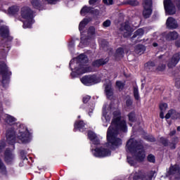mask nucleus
<instances>
[{"label":"nucleus","mask_w":180,"mask_h":180,"mask_svg":"<svg viewBox=\"0 0 180 180\" xmlns=\"http://www.w3.org/2000/svg\"><path fill=\"white\" fill-rule=\"evenodd\" d=\"M112 112V120L110 126L107 131V143L101 148H96L92 150V154L98 158H105L110 157L112 150L117 148L122 145V139L118 136L120 131H127V124L126 121L122 119L120 116V110L115 107V104H105L103 107V116L101 120L103 126L108 127L109 122L111 119V113Z\"/></svg>","instance_id":"obj_1"},{"label":"nucleus","mask_w":180,"mask_h":180,"mask_svg":"<svg viewBox=\"0 0 180 180\" xmlns=\"http://www.w3.org/2000/svg\"><path fill=\"white\" fill-rule=\"evenodd\" d=\"M6 122L13 127L9 128L6 131V140L8 144H15V143H30L32 140V134L29 132L27 127L23 124H16L18 120L15 117L6 114L5 115ZM19 124V125H18ZM17 134H16V127Z\"/></svg>","instance_id":"obj_2"},{"label":"nucleus","mask_w":180,"mask_h":180,"mask_svg":"<svg viewBox=\"0 0 180 180\" xmlns=\"http://www.w3.org/2000/svg\"><path fill=\"white\" fill-rule=\"evenodd\" d=\"M127 152L131 154L132 158L127 155V161L131 166L136 165V161L141 162L146 158V152L143 147L141 141L134 139H130L127 142Z\"/></svg>","instance_id":"obj_3"},{"label":"nucleus","mask_w":180,"mask_h":180,"mask_svg":"<svg viewBox=\"0 0 180 180\" xmlns=\"http://www.w3.org/2000/svg\"><path fill=\"white\" fill-rule=\"evenodd\" d=\"M88 57L84 53L80 54L77 58L70 60V67L72 70L71 75L73 77L75 72L77 75L85 74V72H92L94 69L86 65Z\"/></svg>","instance_id":"obj_4"},{"label":"nucleus","mask_w":180,"mask_h":180,"mask_svg":"<svg viewBox=\"0 0 180 180\" xmlns=\"http://www.w3.org/2000/svg\"><path fill=\"white\" fill-rule=\"evenodd\" d=\"M20 16L23 20V28L29 29L32 27V25L34 23V13L28 6H24L20 10Z\"/></svg>","instance_id":"obj_5"},{"label":"nucleus","mask_w":180,"mask_h":180,"mask_svg":"<svg viewBox=\"0 0 180 180\" xmlns=\"http://www.w3.org/2000/svg\"><path fill=\"white\" fill-rule=\"evenodd\" d=\"M163 4L166 15H175L176 8L180 11V0H164ZM175 5L176 7H175Z\"/></svg>","instance_id":"obj_6"},{"label":"nucleus","mask_w":180,"mask_h":180,"mask_svg":"<svg viewBox=\"0 0 180 180\" xmlns=\"http://www.w3.org/2000/svg\"><path fill=\"white\" fill-rule=\"evenodd\" d=\"M89 23V20L88 18H84L82 21L80 22L79 25V30L81 32V41L79 44V46L82 48L86 47V46H88V39L85 38L84 37V34H82V31L84 30V28L85 26H86Z\"/></svg>","instance_id":"obj_7"},{"label":"nucleus","mask_w":180,"mask_h":180,"mask_svg":"<svg viewBox=\"0 0 180 180\" xmlns=\"http://www.w3.org/2000/svg\"><path fill=\"white\" fill-rule=\"evenodd\" d=\"M0 71H1L3 75V86H6L8 84H9V78H8V76L12 75V72H9L8 66L5 63H1V65H0Z\"/></svg>","instance_id":"obj_8"},{"label":"nucleus","mask_w":180,"mask_h":180,"mask_svg":"<svg viewBox=\"0 0 180 180\" xmlns=\"http://www.w3.org/2000/svg\"><path fill=\"white\" fill-rule=\"evenodd\" d=\"M82 83L86 86H91V85H95V84H98L99 81L98 78H96V75L93 76H84L82 79H80Z\"/></svg>","instance_id":"obj_9"},{"label":"nucleus","mask_w":180,"mask_h":180,"mask_svg":"<svg viewBox=\"0 0 180 180\" xmlns=\"http://www.w3.org/2000/svg\"><path fill=\"white\" fill-rule=\"evenodd\" d=\"M152 5L153 1L151 0H145L143 2V15L146 19L151 16V13H153Z\"/></svg>","instance_id":"obj_10"},{"label":"nucleus","mask_w":180,"mask_h":180,"mask_svg":"<svg viewBox=\"0 0 180 180\" xmlns=\"http://www.w3.org/2000/svg\"><path fill=\"white\" fill-rule=\"evenodd\" d=\"M180 61V52L176 53L169 60L167 65L169 68H173L175 67L178 63Z\"/></svg>","instance_id":"obj_11"},{"label":"nucleus","mask_w":180,"mask_h":180,"mask_svg":"<svg viewBox=\"0 0 180 180\" xmlns=\"http://www.w3.org/2000/svg\"><path fill=\"white\" fill-rule=\"evenodd\" d=\"M133 176V180H153L154 176V172H150L149 173L144 174L141 176H139V174L136 173Z\"/></svg>","instance_id":"obj_12"},{"label":"nucleus","mask_w":180,"mask_h":180,"mask_svg":"<svg viewBox=\"0 0 180 180\" xmlns=\"http://www.w3.org/2000/svg\"><path fill=\"white\" fill-rule=\"evenodd\" d=\"M169 175H173L176 179L180 180V168L179 165H175L174 166L170 167L169 171Z\"/></svg>","instance_id":"obj_13"},{"label":"nucleus","mask_w":180,"mask_h":180,"mask_svg":"<svg viewBox=\"0 0 180 180\" xmlns=\"http://www.w3.org/2000/svg\"><path fill=\"white\" fill-rule=\"evenodd\" d=\"M0 36L3 37V39H7L8 41H11L12 37L9 36V28L8 27L3 25L0 28Z\"/></svg>","instance_id":"obj_14"},{"label":"nucleus","mask_w":180,"mask_h":180,"mask_svg":"<svg viewBox=\"0 0 180 180\" xmlns=\"http://www.w3.org/2000/svg\"><path fill=\"white\" fill-rule=\"evenodd\" d=\"M166 26L168 29L171 30L178 29V21L172 17H169L166 21Z\"/></svg>","instance_id":"obj_15"},{"label":"nucleus","mask_w":180,"mask_h":180,"mask_svg":"<svg viewBox=\"0 0 180 180\" xmlns=\"http://www.w3.org/2000/svg\"><path fill=\"white\" fill-rule=\"evenodd\" d=\"M86 13H99V11L97 9H94L92 7L84 6L80 11V15L85 16Z\"/></svg>","instance_id":"obj_16"},{"label":"nucleus","mask_w":180,"mask_h":180,"mask_svg":"<svg viewBox=\"0 0 180 180\" xmlns=\"http://www.w3.org/2000/svg\"><path fill=\"white\" fill-rule=\"evenodd\" d=\"M120 30L123 32L124 37H129L131 34V29L130 28V25H129V22L122 24Z\"/></svg>","instance_id":"obj_17"},{"label":"nucleus","mask_w":180,"mask_h":180,"mask_svg":"<svg viewBox=\"0 0 180 180\" xmlns=\"http://www.w3.org/2000/svg\"><path fill=\"white\" fill-rule=\"evenodd\" d=\"M105 92L107 98L110 99L113 96V89H112V82L108 81L107 84H104Z\"/></svg>","instance_id":"obj_18"},{"label":"nucleus","mask_w":180,"mask_h":180,"mask_svg":"<svg viewBox=\"0 0 180 180\" xmlns=\"http://www.w3.org/2000/svg\"><path fill=\"white\" fill-rule=\"evenodd\" d=\"M19 6H13L8 8L7 11V15L8 16H14V18H18V15H19Z\"/></svg>","instance_id":"obj_19"},{"label":"nucleus","mask_w":180,"mask_h":180,"mask_svg":"<svg viewBox=\"0 0 180 180\" xmlns=\"http://www.w3.org/2000/svg\"><path fill=\"white\" fill-rule=\"evenodd\" d=\"M4 160L7 164H12L15 161V155L12 153L11 150L7 149L5 151Z\"/></svg>","instance_id":"obj_20"},{"label":"nucleus","mask_w":180,"mask_h":180,"mask_svg":"<svg viewBox=\"0 0 180 180\" xmlns=\"http://www.w3.org/2000/svg\"><path fill=\"white\" fill-rule=\"evenodd\" d=\"M88 137L94 146H98V144H100L101 142L99 141V139H98V136H96V134H95V132L89 131L88 133Z\"/></svg>","instance_id":"obj_21"},{"label":"nucleus","mask_w":180,"mask_h":180,"mask_svg":"<svg viewBox=\"0 0 180 180\" xmlns=\"http://www.w3.org/2000/svg\"><path fill=\"white\" fill-rule=\"evenodd\" d=\"M179 37V34L176 32V31L169 32L165 35V39L168 41H172L174 40H176Z\"/></svg>","instance_id":"obj_22"},{"label":"nucleus","mask_w":180,"mask_h":180,"mask_svg":"<svg viewBox=\"0 0 180 180\" xmlns=\"http://www.w3.org/2000/svg\"><path fill=\"white\" fill-rule=\"evenodd\" d=\"M169 117H171V119H179L180 114L174 110H171L165 115V119H169Z\"/></svg>","instance_id":"obj_23"},{"label":"nucleus","mask_w":180,"mask_h":180,"mask_svg":"<svg viewBox=\"0 0 180 180\" xmlns=\"http://www.w3.org/2000/svg\"><path fill=\"white\" fill-rule=\"evenodd\" d=\"M85 128V123H84V121H77L75 123V131L76 130H79V131H84V129Z\"/></svg>","instance_id":"obj_24"},{"label":"nucleus","mask_w":180,"mask_h":180,"mask_svg":"<svg viewBox=\"0 0 180 180\" xmlns=\"http://www.w3.org/2000/svg\"><path fill=\"white\" fill-rule=\"evenodd\" d=\"M109 61L108 58L96 60L93 63L94 67H101V65H105L106 63Z\"/></svg>","instance_id":"obj_25"},{"label":"nucleus","mask_w":180,"mask_h":180,"mask_svg":"<svg viewBox=\"0 0 180 180\" xmlns=\"http://www.w3.org/2000/svg\"><path fill=\"white\" fill-rule=\"evenodd\" d=\"M146 51V49L144 48V46L143 45H137L135 49V52L136 54L141 55L143 53Z\"/></svg>","instance_id":"obj_26"},{"label":"nucleus","mask_w":180,"mask_h":180,"mask_svg":"<svg viewBox=\"0 0 180 180\" xmlns=\"http://www.w3.org/2000/svg\"><path fill=\"white\" fill-rule=\"evenodd\" d=\"M143 34H144V30L143 28L139 29L135 32L132 39H136V37H141V36H143Z\"/></svg>","instance_id":"obj_27"},{"label":"nucleus","mask_w":180,"mask_h":180,"mask_svg":"<svg viewBox=\"0 0 180 180\" xmlns=\"http://www.w3.org/2000/svg\"><path fill=\"white\" fill-rule=\"evenodd\" d=\"M31 4L35 9H40V6H41V4L39 0H32Z\"/></svg>","instance_id":"obj_28"},{"label":"nucleus","mask_w":180,"mask_h":180,"mask_svg":"<svg viewBox=\"0 0 180 180\" xmlns=\"http://www.w3.org/2000/svg\"><path fill=\"white\" fill-rule=\"evenodd\" d=\"M0 172L2 174V175H6V167H5V165H4V162H2V160H0Z\"/></svg>","instance_id":"obj_29"},{"label":"nucleus","mask_w":180,"mask_h":180,"mask_svg":"<svg viewBox=\"0 0 180 180\" xmlns=\"http://www.w3.org/2000/svg\"><path fill=\"white\" fill-rule=\"evenodd\" d=\"M134 96L136 101H140V94L139 93V87H134Z\"/></svg>","instance_id":"obj_30"},{"label":"nucleus","mask_w":180,"mask_h":180,"mask_svg":"<svg viewBox=\"0 0 180 180\" xmlns=\"http://www.w3.org/2000/svg\"><path fill=\"white\" fill-rule=\"evenodd\" d=\"M116 86L119 91H123V89L124 88V83H123L120 81H117Z\"/></svg>","instance_id":"obj_31"},{"label":"nucleus","mask_w":180,"mask_h":180,"mask_svg":"<svg viewBox=\"0 0 180 180\" xmlns=\"http://www.w3.org/2000/svg\"><path fill=\"white\" fill-rule=\"evenodd\" d=\"M99 2H101V0H89V4L91 5V6H98L99 5Z\"/></svg>","instance_id":"obj_32"},{"label":"nucleus","mask_w":180,"mask_h":180,"mask_svg":"<svg viewBox=\"0 0 180 180\" xmlns=\"http://www.w3.org/2000/svg\"><path fill=\"white\" fill-rule=\"evenodd\" d=\"M153 47H157L159 50H162L164 45L160 41L154 42L153 44Z\"/></svg>","instance_id":"obj_33"},{"label":"nucleus","mask_w":180,"mask_h":180,"mask_svg":"<svg viewBox=\"0 0 180 180\" xmlns=\"http://www.w3.org/2000/svg\"><path fill=\"white\" fill-rule=\"evenodd\" d=\"M116 53L118 57H123V54H124V51L123 50V48H119L117 49Z\"/></svg>","instance_id":"obj_34"},{"label":"nucleus","mask_w":180,"mask_h":180,"mask_svg":"<svg viewBox=\"0 0 180 180\" xmlns=\"http://www.w3.org/2000/svg\"><path fill=\"white\" fill-rule=\"evenodd\" d=\"M129 122H134L136 120V114L131 112L128 115Z\"/></svg>","instance_id":"obj_35"},{"label":"nucleus","mask_w":180,"mask_h":180,"mask_svg":"<svg viewBox=\"0 0 180 180\" xmlns=\"http://www.w3.org/2000/svg\"><path fill=\"white\" fill-rule=\"evenodd\" d=\"M89 36H95V27H91L88 32Z\"/></svg>","instance_id":"obj_36"},{"label":"nucleus","mask_w":180,"mask_h":180,"mask_svg":"<svg viewBox=\"0 0 180 180\" xmlns=\"http://www.w3.org/2000/svg\"><path fill=\"white\" fill-rule=\"evenodd\" d=\"M133 105V101L131 98H127L126 101V108H130Z\"/></svg>","instance_id":"obj_37"},{"label":"nucleus","mask_w":180,"mask_h":180,"mask_svg":"<svg viewBox=\"0 0 180 180\" xmlns=\"http://www.w3.org/2000/svg\"><path fill=\"white\" fill-rule=\"evenodd\" d=\"M167 108H168V105L167 103H162L160 105V109L161 111L165 112Z\"/></svg>","instance_id":"obj_38"},{"label":"nucleus","mask_w":180,"mask_h":180,"mask_svg":"<svg viewBox=\"0 0 180 180\" xmlns=\"http://www.w3.org/2000/svg\"><path fill=\"white\" fill-rule=\"evenodd\" d=\"M148 161L149 162H155V157L153 155H149L148 156Z\"/></svg>","instance_id":"obj_39"},{"label":"nucleus","mask_w":180,"mask_h":180,"mask_svg":"<svg viewBox=\"0 0 180 180\" xmlns=\"http://www.w3.org/2000/svg\"><path fill=\"white\" fill-rule=\"evenodd\" d=\"M111 23L112 22H110V20H107L103 22V26L104 27H109V26H110Z\"/></svg>","instance_id":"obj_40"},{"label":"nucleus","mask_w":180,"mask_h":180,"mask_svg":"<svg viewBox=\"0 0 180 180\" xmlns=\"http://www.w3.org/2000/svg\"><path fill=\"white\" fill-rule=\"evenodd\" d=\"M5 141H0V153H2V151L4 150V148H5Z\"/></svg>","instance_id":"obj_41"},{"label":"nucleus","mask_w":180,"mask_h":180,"mask_svg":"<svg viewBox=\"0 0 180 180\" xmlns=\"http://www.w3.org/2000/svg\"><path fill=\"white\" fill-rule=\"evenodd\" d=\"M26 151L25 150H21L20 151V155L22 158V160H27V158L26 157Z\"/></svg>","instance_id":"obj_42"},{"label":"nucleus","mask_w":180,"mask_h":180,"mask_svg":"<svg viewBox=\"0 0 180 180\" xmlns=\"http://www.w3.org/2000/svg\"><path fill=\"white\" fill-rule=\"evenodd\" d=\"M105 5H113V0H103Z\"/></svg>","instance_id":"obj_43"},{"label":"nucleus","mask_w":180,"mask_h":180,"mask_svg":"<svg viewBox=\"0 0 180 180\" xmlns=\"http://www.w3.org/2000/svg\"><path fill=\"white\" fill-rule=\"evenodd\" d=\"M91 99V96H86L83 98V102L84 103H88V102L89 101V100Z\"/></svg>","instance_id":"obj_44"},{"label":"nucleus","mask_w":180,"mask_h":180,"mask_svg":"<svg viewBox=\"0 0 180 180\" xmlns=\"http://www.w3.org/2000/svg\"><path fill=\"white\" fill-rule=\"evenodd\" d=\"M165 70V65H162L157 68L158 71H164Z\"/></svg>","instance_id":"obj_45"},{"label":"nucleus","mask_w":180,"mask_h":180,"mask_svg":"<svg viewBox=\"0 0 180 180\" xmlns=\"http://www.w3.org/2000/svg\"><path fill=\"white\" fill-rule=\"evenodd\" d=\"M175 86H176V88L180 87V79H175Z\"/></svg>","instance_id":"obj_46"},{"label":"nucleus","mask_w":180,"mask_h":180,"mask_svg":"<svg viewBox=\"0 0 180 180\" xmlns=\"http://www.w3.org/2000/svg\"><path fill=\"white\" fill-rule=\"evenodd\" d=\"M48 4H57V2H58V1L60 0H46Z\"/></svg>","instance_id":"obj_47"},{"label":"nucleus","mask_w":180,"mask_h":180,"mask_svg":"<svg viewBox=\"0 0 180 180\" xmlns=\"http://www.w3.org/2000/svg\"><path fill=\"white\" fill-rule=\"evenodd\" d=\"M129 4L130 5L134 6H136V5H139V2H137V1H129Z\"/></svg>","instance_id":"obj_48"},{"label":"nucleus","mask_w":180,"mask_h":180,"mask_svg":"<svg viewBox=\"0 0 180 180\" xmlns=\"http://www.w3.org/2000/svg\"><path fill=\"white\" fill-rule=\"evenodd\" d=\"M175 46L177 47H180V40L176 41Z\"/></svg>","instance_id":"obj_49"},{"label":"nucleus","mask_w":180,"mask_h":180,"mask_svg":"<svg viewBox=\"0 0 180 180\" xmlns=\"http://www.w3.org/2000/svg\"><path fill=\"white\" fill-rule=\"evenodd\" d=\"M164 112H165V111H161V110H160V117L161 119H164Z\"/></svg>","instance_id":"obj_50"},{"label":"nucleus","mask_w":180,"mask_h":180,"mask_svg":"<svg viewBox=\"0 0 180 180\" xmlns=\"http://www.w3.org/2000/svg\"><path fill=\"white\" fill-rule=\"evenodd\" d=\"M94 106L93 105L91 107V108L90 109V110L89 111V116H91V113H92V112H94Z\"/></svg>","instance_id":"obj_51"},{"label":"nucleus","mask_w":180,"mask_h":180,"mask_svg":"<svg viewBox=\"0 0 180 180\" xmlns=\"http://www.w3.org/2000/svg\"><path fill=\"white\" fill-rule=\"evenodd\" d=\"M148 67H153V66H154V63L153 62H149V63H148Z\"/></svg>","instance_id":"obj_52"},{"label":"nucleus","mask_w":180,"mask_h":180,"mask_svg":"<svg viewBox=\"0 0 180 180\" xmlns=\"http://www.w3.org/2000/svg\"><path fill=\"white\" fill-rule=\"evenodd\" d=\"M175 133H176V131L173 130L170 132V136H174V134H175Z\"/></svg>","instance_id":"obj_53"},{"label":"nucleus","mask_w":180,"mask_h":180,"mask_svg":"<svg viewBox=\"0 0 180 180\" xmlns=\"http://www.w3.org/2000/svg\"><path fill=\"white\" fill-rule=\"evenodd\" d=\"M4 58H6V52L4 53Z\"/></svg>","instance_id":"obj_54"},{"label":"nucleus","mask_w":180,"mask_h":180,"mask_svg":"<svg viewBox=\"0 0 180 180\" xmlns=\"http://www.w3.org/2000/svg\"><path fill=\"white\" fill-rule=\"evenodd\" d=\"M117 74L115 73L114 74V78H117Z\"/></svg>","instance_id":"obj_55"},{"label":"nucleus","mask_w":180,"mask_h":180,"mask_svg":"<svg viewBox=\"0 0 180 180\" xmlns=\"http://www.w3.org/2000/svg\"><path fill=\"white\" fill-rule=\"evenodd\" d=\"M177 131H180V127H177Z\"/></svg>","instance_id":"obj_56"},{"label":"nucleus","mask_w":180,"mask_h":180,"mask_svg":"<svg viewBox=\"0 0 180 180\" xmlns=\"http://www.w3.org/2000/svg\"><path fill=\"white\" fill-rule=\"evenodd\" d=\"M164 58V56H160V58Z\"/></svg>","instance_id":"obj_57"},{"label":"nucleus","mask_w":180,"mask_h":180,"mask_svg":"<svg viewBox=\"0 0 180 180\" xmlns=\"http://www.w3.org/2000/svg\"><path fill=\"white\" fill-rule=\"evenodd\" d=\"M8 51H9V49H7L6 53H8Z\"/></svg>","instance_id":"obj_58"},{"label":"nucleus","mask_w":180,"mask_h":180,"mask_svg":"<svg viewBox=\"0 0 180 180\" xmlns=\"http://www.w3.org/2000/svg\"><path fill=\"white\" fill-rule=\"evenodd\" d=\"M130 126H132V124H130Z\"/></svg>","instance_id":"obj_59"}]
</instances>
